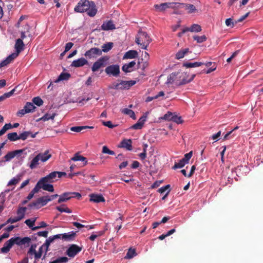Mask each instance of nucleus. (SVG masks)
Listing matches in <instances>:
<instances>
[{"instance_id": "obj_1", "label": "nucleus", "mask_w": 263, "mask_h": 263, "mask_svg": "<svg viewBox=\"0 0 263 263\" xmlns=\"http://www.w3.org/2000/svg\"><path fill=\"white\" fill-rule=\"evenodd\" d=\"M74 10L79 13L87 12V14L91 17L94 16L97 12L95 2L88 0H80L75 7Z\"/></svg>"}, {"instance_id": "obj_2", "label": "nucleus", "mask_w": 263, "mask_h": 263, "mask_svg": "<svg viewBox=\"0 0 263 263\" xmlns=\"http://www.w3.org/2000/svg\"><path fill=\"white\" fill-rule=\"evenodd\" d=\"M152 41L147 33L142 31H139L135 39V42L144 49H147V47Z\"/></svg>"}, {"instance_id": "obj_3", "label": "nucleus", "mask_w": 263, "mask_h": 263, "mask_svg": "<svg viewBox=\"0 0 263 263\" xmlns=\"http://www.w3.org/2000/svg\"><path fill=\"white\" fill-rule=\"evenodd\" d=\"M136 83V81H124L118 80L117 82L112 83L108 86L109 89L116 90L128 89Z\"/></svg>"}, {"instance_id": "obj_4", "label": "nucleus", "mask_w": 263, "mask_h": 263, "mask_svg": "<svg viewBox=\"0 0 263 263\" xmlns=\"http://www.w3.org/2000/svg\"><path fill=\"white\" fill-rule=\"evenodd\" d=\"M109 58L105 55L100 58L93 64L91 70L93 72H96L101 68L105 67L108 64Z\"/></svg>"}, {"instance_id": "obj_5", "label": "nucleus", "mask_w": 263, "mask_h": 263, "mask_svg": "<svg viewBox=\"0 0 263 263\" xmlns=\"http://www.w3.org/2000/svg\"><path fill=\"white\" fill-rule=\"evenodd\" d=\"M181 5L183 4L180 3H163L160 4H156L154 7L157 11L162 12L167 8L178 9Z\"/></svg>"}, {"instance_id": "obj_6", "label": "nucleus", "mask_w": 263, "mask_h": 263, "mask_svg": "<svg viewBox=\"0 0 263 263\" xmlns=\"http://www.w3.org/2000/svg\"><path fill=\"white\" fill-rule=\"evenodd\" d=\"M195 76L196 75L194 74L192 75L190 78H188L189 74L186 72L179 73L177 85L180 86L190 83L193 80Z\"/></svg>"}, {"instance_id": "obj_7", "label": "nucleus", "mask_w": 263, "mask_h": 263, "mask_svg": "<svg viewBox=\"0 0 263 263\" xmlns=\"http://www.w3.org/2000/svg\"><path fill=\"white\" fill-rule=\"evenodd\" d=\"M47 199V196H42L39 198L36 201L29 203L28 206L30 208L39 209L48 202Z\"/></svg>"}, {"instance_id": "obj_8", "label": "nucleus", "mask_w": 263, "mask_h": 263, "mask_svg": "<svg viewBox=\"0 0 263 263\" xmlns=\"http://www.w3.org/2000/svg\"><path fill=\"white\" fill-rule=\"evenodd\" d=\"M105 72L107 75L118 77L120 74V66L118 64L108 66L106 67Z\"/></svg>"}, {"instance_id": "obj_9", "label": "nucleus", "mask_w": 263, "mask_h": 263, "mask_svg": "<svg viewBox=\"0 0 263 263\" xmlns=\"http://www.w3.org/2000/svg\"><path fill=\"white\" fill-rule=\"evenodd\" d=\"M82 250V247L77 245L72 244L69 246L66 251V254L70 257H74Z\"/></svg>"}, {"instance_id": "obj_10", "label": "nucleus", "mask_w": 263, "mask_h": 263, "mask_svg": "<svg viewBox=\"0 0 263 263\" xmlns=\"http://www.w3.org/2000/svg\"><path fill=\"white\" fill-rule=\"evenodd\" d=\"M66 174L65 172H53L41 179L43 181H49V183H51L54 182V180L57 177V175H58L59 178H61L63 176L66 175Z\"/></svg>"}, {"instance_id": "obj_11", "label": "nucleus", "mask_w": 263, "mask_h": 263, "mask_svg": "<svg viewBox=\"0 0 263 263\" xmlns=\"http://www.w3.org/2000/svg\"><path fill=\"white\" fill-rule=\"evenodd\" d=\"M101 55H102L101 50L96 47L90 48L89 50L86 51L84 53V55L89 59L96 58L97 57Z\"/></svg>"}, {"instance_id": "obj_12", "label": "nucleus", "mask_w": 263, "mask_h": 263, "mask_svg": "<svg viewBox=\"0 0 263 263\" xmlns=\"http://www.w3.org/2000/svg\"><path fill=\"white\" fill-rule=\"evenodd\" d=\"M26 149H17L8 153L5 156V161H9L15 156H20Z\"/></svg>"}, {"instance_id": "obj_13", "label": "nucleus", "mask_w": 263, "mask_h": 263, "mask_svg": "<svg viewBox=\"0 0 263 263\" xmlns=\"http://www.w3.org/2000/svg\"><path fill=\"white\" fill-rule=\"evenodd\" d=\"M164 119L167 120H172L177 124H180L183 122V120L180 116L173 115L172 113L168 112L164 116Z\"/></svg>"}, {"instance_id": "obj_14", "label": "nucleus", "mask_w": 263, "mask_h": 263, "mask_svg": "<svg viewBox=\"0 0 263 263\" xmlns=\"http://www.w3.org/2000/svg\"><path fill=\"white\" fill-rule=\"evenodd\" d=\"M88 64V61L84 58H81L74 60L71 64V66L73 67H80Z\"/></svg>"}, {"instance_id": "obj_15", "label": "nucleus", "mask_w": 263, "mask_h": 263, "mask_svg": "<svg viewBox=\"0 0 263 263\" xmlns=\"http://www.w3.org/2000/svg\"><path fill=\"white\" fill-rule=\"evenodd\" d=\"M119 147L125 148L127 150L132 151V141L130 139H124L120 143V145H119Z\"/></svg>"}, {"instance_id": "obj_16", "label": "nucleus", "mask_w": 263, "mask_h": 263, "mask_svg": "<svg viewBox=\"0 0 263 263\" xmlns=\"http://www.w3.org/2000/svg\"><path fill=\"white\" fill-rule=\"evenodd\" d=\"M24 44L23 40L21 39H18L16 40L15 44V48L16 52L13 53L12 54H17V57L19 53L23 50Z\"/></svg>"}, {"instance_id": "obj_17", "label": "nucleus", "mask_w": 263, "mask_h": 263, "mask_svg": "<svg viewBox=\"0 0 263 263\" xmlns=\"http://www.w3.org/2000/svg\"><path fill=\"white\" fill-rule=\"evenodd\" d=\"M17 57V54H11L0 63V68L10 64Z\"/></svg>"}, {"instance_id": "obj_18", "label": "nucleus", "mask_w": 263, "mask_h": 263, "mask_svg": "<svg viewBox=\"0 0 263 263\" xmlns=\"http://www.w3.org/2000/svg\"><path fill=\"white\" fill-rule=\"evenodd\" d=\"M115 28V25L114 24L112 21L105 22L101 25V29L105 31L114 30Z\"/></svg>"}, {"instance_id": "obj_19", "label": "nucleus", "mask_w": 263, "mask_h": 263, "mask_svg": "<svg viewBox=\"0 0 263 263\" xmlns=\"http://www.w3.org/2000/svg\"><path fill=\"white\" fill-rule=\"evenodd\" d=\"M90 201L99 203L104 202L105 199L102 195L92 194L90 195Z\"/></svg>"}, {"instance_id": "obj_20", "label": "nucleus", "mask_w": 263, "mask_h": 263, "mask_svg": "<svg viewBox=\"0 0 263 263\" xmlns=\"http://www.w3.org/2000/svg\"><path fill=\"white\" fill-rule=\"evenodd\" d=\"M136 62L135 61H132L128 64H124L122 67V70L125 72H130L133 70V67L135 66Z\"/></svg>"}, {"instance_id": "obj_21", "label": "nucleus", "mask_w": 263, "mask_h": 263, "mask_svg": "<svg viewBox=\"0 0 263 263\" xmlns=\"http://www.w3.org/2000/svg\"><path fill=\"white\" fill-rule=\"evenodd\" d=\"M13 246V242L11 238L7 240L4 245V246L1 249V252L3 253H8Z\"/></svg>"}, {"instance_id": "obj_22", "label": "nucleus", "mask_w": 263, "mask_h": 263, "mask_svg": "<svg viewBox=\"0 0 263 263\" xmlns=\"http://www.w3.org/2000/svg\"><path fill=\"white\" fill-rule=\"evenodd\" d=\"M77 232L71 231L67 233L62 234V239L65 241H71L74 239Z\"/></svg>"}, {"instance_id": "obj_23", "label": "nucleus", "mask_w": 263, "mask_h": 263, "mask_svg": "<svg viewBox=\"0 0 263 263\" xmlns=\"http://www.w3.org/2000/svg\"><path fill=\"white\" fill-rule=\"evenodd\" d=\"M138 53L136 50H130L127 51L123 56V59H134L137 58Z\"/></svg>"}, {"instance_id": "obj_24", "label": "nucleus", "mask_w": 263, "mask_h": 263, "mask_svg": "<svg viewBox=\"0 0 263 263\" xmlns=\"http://www.w3.org/2000/svg\"><path fill=\"white\" fill-rule=\"evenodd\" d=\"M38 157L41 161H47L51 157V155L49 154V151H46L44 153H40L37 154Z\"/></svg>"}, {"instance_id": "obj_25", "label": "nucleus", "mask_w": 263, "mask_h": 263, "mask_svg": "<svg viewBox=\"0 0 263 263\" xmlns=\"http://www.w3.org/2000/svg\"><path fill=\"white\" fill-rule=\"evenodd\" d=\"M178 74L179 72H173L171 73L167 78V83L170 84L175 83L176 85H177V81L178 80Z\"/></svg>"}, {"instance_id": "obj_26", "label": "nucleus", "mask_w": 263, "mask_h": 263, "mask_svg": "<svg viewBox=\"0 0 263 263\" xmlns=\"http://www.w3.org/2000/svg\"><path fill=\"white\" fill-rule=\"evenodd\" d=\"M63 194L64 197H65L67 201L73 197H77L78 198L81 197V195L77 192H66L63 193Z\"/></svg>"}, {"instance_id": "obj_27", "label": "nucleus", "mask_w": 263, "mask_h": 263, "mask_svg": "<svg viewBox=\"0 0 263 263\" xmlns=\"http://www.w3.org/2000/svg\"><path fill=\"white\" fill-rule=\"evenodd\" d=\"M42 189H43L44 190L48 191L50 192H54V187L53 185L48 184L50 183L49 181H44L42 182Z\"/></svg>"}, {"instance_id": "obj_28", "label": "nucleus", "mask_w": 263, "mask_h": 263, "mask_svg": "<svg viewBox=\"0 0 263 263\" xmlns=\"http://www.w3.org/2000/svg\"><path fill=\"white\" fill-rule=\"evenodd\" d=\"M204 63L196 62L194 63L185 62L183 64V66L186 68H193L203 65Z\"/></svg>"}, {"instance_id": "obj_29", "label": "nucleus", "mask_w": 263, "mask_h": 263, "mask_svg": "<svg viewBox=\"0 0 263 263\" xmlns=\"http://www.w3.org/2000/svg\"><path fill=\"white\" fill-rule=\"evenodd\" d=\"M22 177V175H21V174L17 175L15 177L13 178L12 179H11L9 181L7 185L11 186L12 185H16L21 180Z\"/></svg>"}, {"instance_id": "obj_30", "label": "nucleus", "mask_w": 263, "mask_h": 263, "mask_svg": "<svg viewBox=\"0 0 263 263\" xmlns=\"http://www.w3.org/2000/svg\"><path fill=\"white\" fill-rule=\"evenodd\" d=\"M40 159L38 157L37 155L31 160L30 163L29 165V167L31 169H34L39 164Z\"/></svg>"}, {"instance_id": "obj_31", "label": "nucleus", "mask_w": 263, "mask_h": 263, "mask_svg": "<svg viewBox=\"0 0 263 263\" xmlns=\"http://www.w3.org/2000/svg\"><path fill=\"white\" fill-rule=\"evenodd\" d=\"M114 43L112 42H108L102 46V52H107L112 48Z\"/></svg>"}, {"instance_id": "obj_32", "label": "nucleus", "mask_w": 263, "mask_h": 263, "mask_svg": "<svg viewBox=\"0 0 263 263\" xmlns=\"http://www.w3.org/2000/svg\"><path fill=\"white\" fill-rule=\"evenodd\" d=\"M189 52V48L180 50L176 54V59L179 60L183 58L184 55Z\"/></svg>"}, {"instance_id": "obj_33", "label": "nucleus", "mask_w": 263, "mask_h": 263, "mask_svg": "<svg viewBox=\"0 0 263 263\" xmlns=\"http://www.w3.org/2000/svg\"><path fill=\"white\" fill-rule=\"evenodd\" d=\"M27 208L26 207L19 208L17 211V217L20 218L19 219L22 220L25 216V213L26 211Z\"/></svg>"}, {"instance_id": "obj_34", "label": "nucleus", "mask_w": 263, "mask_h": 263, "mask_svg": "<svg viewBox=\"0 0 263 263\" xmlns=\"http://www.w3.org/2000/svg\"><path fill=\"white\" fill-rule=\"evenodd\" d=\"M93 128V126H73V127H71L70 130L74 132L79 133L85 129Z\"/></svg>"}, {"instance_id": "obj_35", "label": "nucleus", "mask_w": 263, "mask_h": 263, "mask_svg": "<svg viewBox=\"0 0 263 263\" xmlns=\"http://www.w3.org/2000/svg\"><path fill=\"white\" fill-rule=\"evenodd\" d=\"M121 112L124 114L128 115L130 118L134 120L136 118L134 111L131 109L125 108L122 109Z\"/></svg>"}, {"instance_id": "obj_36", "label": "nucleus", "mask_w": 263, "mask_h": 263, "mask_svg": "<svg viewBox=\"0 0 263 263\" xmlns=\"http://www.w3.org/2000/svg\"><path fill=\"white\" fill-rule=\"evenodd\" d=\"M189 29V31L192 32H199L202 30L201 27L196 24H193Z\"/></svg>"}, {"instance_id": "obj_37", "label": "nucleus", "mask_w": 263, "mask_h": 263, "mask_svg": "<svg viewBox=\"0 0 263 263\" xmlns=\"http://www.w3.org/2000/svg\"><path fill=\"white\" fill-rule=\"evenodd\" d=\"M35 108L36 107L31 102H27L24 106V108L28 113L34 111Z\"/></svg>"}, {"instance_id": "obj_38", "label": "nucleus", "mask_w": 263, "mask_h": 263, "mask_svg": "<svg viewBox=\"0 0 263 263\" xmlns=\"http://www.w3.org/2000/svg\"><path fill=\"white\" fill-rule=\"evenodd\" d=\"M8 139L10 141H15L19 140V135L16 132L11 133L7 135Z\"/></svg>"}, {"instance_id": "obj_39", "label": "nucleus", "mask_w": 263, "mask_h": 263, "mask_svg": "<svg viewBox=\"0 0 263 263\" xmlns=\"http://www.w3.org/2000/svg\"><path fill=\"white\" fill-rule=\"evenodd\" d=\"M70 77V74L68 73L62 72L59 76L55 82H59L62 80H67Z\"/></svg>"}, {"instance_id": "obj_40", "label": "nucleus", "mask_w": 263, "mask_h": 263, "mask_svg": "<svg viewBox=\"0 0 263 263\" xmlns=\"http://www.w3.org/2000/svg\"><path fill=\"white\" fill-rule=\"evenodd\" d=\"M183 5H181V6H184L186 10H188L189 13H192L196 11L195 6L192 4H184L182 3Z\"/></svg>"}, {"instance_id": "obj_41", "label": "nucleus", "mask_w": 263, "mask_h": 263, "mask_svg": "<svg viewBox=\"0 0 263 263\" xmlns=\"http://www.w3.org/2000/svg\"><path fill=\"white\" fill-rule=\"evenodd\" d=\"M31 238L29 237H25L22 238H21V246L24 245L25 247H29L31 242Z\"/></svg>"}, {"instance_id": "obj_42", "label": "nucleus", "mask_w": 263, "mask_h": 263, "mask_svg": "<svg viewBox=\"0 0 263 263\" xmlns=\"http://www.w3.org/2000/svg\"><path fill=\"white\" fill-rule=\"evenodd\" d=\"M193 39L194 40L196 41L198 43H202L205 42L207 38L205 35H203L202 36L198 35H194L193 36Z\"/></svg>"}, {"instance_id": "obj_43", "label": "nucleus", "mask_w": 263, "mask_h": 263, "mask_svg": "<svg viewBox=\"0 0 263 263\" xmlns=\"http://www.w3.org/2000/svg\"><path fill=\"white\" fill-rule=\"evenodd\" d=\"M68 261V258L67 257H61L52 261H50L49 263H65Z\"/></svg>"}, {"instance_id": "obj_44", "label": "nucleus", "mask_w": 263, "mask_h": 263, "mask_svg": "<svg viewBox=\"0 0 263 263\" xmlns=\"http://www.w3.org/2000/svg\"><path fill=\"white\" fill-rule=\"evenodd\" d=\"M186 164V163L184 162L183 160H180L177 163H175L174 165L173 166L172 168L173 170H176L177 168H180L183 167Z\"/></svg>"}, {"instance_id": "obj_45", "label": "nucleus", "mask_w": 263, "mask_h": 263, "mask_svg": "<svg viewBox=\"0 0 263 263\" xmlns=\"http://www.w3.org/2000/svg\"><path fill=\"white\" fill-rule=\"evenodd\" d=\"M44 182L42 179H41L36 183L35 187L31 191L34 194L37 193L40 189H42V183Z\"/></svg>"}, {"instance_id": "obj_46", "label": "nucleus", "mask_w": 263, "mask_h": 263, "mask_svg": "<svg viewBox=\"0 0 263 263\" xmlns=\"http://www.w3.org/2000/svg\"><path fill=\"white\" fill-rule=\"evenodd\" d=\"M31 134V132L30 131H25L19 135V140H25Z\"/></svg>"}, {"instance_id": "obj_47", "label": "nucleus", "mask_w": 263, "mask_h": 263, "mask_svg": "<svg viewBox=\"0 0 263 263\" xmlns=\"http://www.w3.org/2000/svg\"><path fill=\"white\" fill-rule=\"evenodd\" d=\"M32 102L38 106H41L43 104V101L39 97H36L33 98Z\"/></svg>"}, {"instance_id": "obj_48", "label": "nucleus", "mask_w": 263, "mask_h": 263, "mask_svg": "<svg viewBox=\"0 0 263 263\" xmlns=\"http://www.w3.org/2000/svg\"><path fill=\"white\" fill-rule=\"evenodd\" d=\"M136 255V251L135 249H132L130 248L127 253H126V255L125 256L126 258H132Z\"/></svg>"}, {"instance_id": "obj_49", "label": "nucleus", "mask_w": 263, "mask_h": 263, "mask_svg": "<svg viewBox=\"0 0 263 263\" xmlns=\"http://www.w3.org/2000/svg\"><path fill=\"white\" fill-rule=\"evenodd\" d=\"M102 153L103 154H107L110 155H114L115 154L113 151L110 150L107 146H103L102 147Z\"/></svg>"}, {"instance_id": "obj_50", "label": "nucleus", "mask_w": 263, "mask_h": 263, "mask_svg": "<svg viewBox=\"0 0 263 263\" xmlns=\"http://www.w3.org/2000/svg\"><path fill=\"white\" fill-rule=\"evenodd\" d=\"M73 226L76 227L77 228L79 229H81L84 227L87 228L88 229H92L93 228V226H85L84 225H83L79 222H73L72 223Z\"/></svg>"}, {"instance_id": "obj_51", "label": "nucleus", "mask_w": 263, "mask_h": 263, "mask_svg": "<svg viewBox=\"0 0 263 263\" xmlns=\"http://www.w3.org/2000/svg\"><path fill=\"white\" fill-rule=\"evenodd\" d=\"M36 218H35L34 219H28L25 220V223L32 229V228H34L33 226L34 225L35 221H36Z\"/></svg>"}, {"instance_id": "obj_52", "label": "nucleus", "mask_w": 263, "mask_h": 263, "mask_svg": "<svg viewBox=\"0 0 263 263\" xmlns=\"http://www.w3.org/2000/svg\"><path fill=\"white\" fill-rule=\"evenodd\" d=\"M192 155H193L192 151H191L189 153L185 154L184 157L181 159L183 160L184 162L185 163H186V164H187L189 162L190 159L192 157Z\"/></svg>"}, {"instance_id": "obj_53", "label": "nucleus", "mask_w": 263, "mask_h": 263, "mask_svg": "<svg viewBox=\"0 0 263 263\" xmlns=\"http://www.w3.org/2000/svg\"><path fill=\"white\" fill-rule=\"evenodd\" d=\"M44 247V245H42L41 246L39 249V251L37 252L36 251V253H35V259L37 260L39 258H40L42 255L43 253V248Z\"/></svg>"}, {"instance_id": "obj_54", "label": "nucleus", "mask_w": 263, "mask_h": 263, "mask_svg": "<svg viewBox=\"0 0 263 263\" xmlns=\"http://www.w3.org/2000/svg\"><path fill=\"white\" fill-rule=\"evenodd\" d=\"M226 25L228 27H230L231 28H233L234 25L236 24L235 22H233V19L232 18H229L226 20Z\"/></svg>"}, {"instance_id": "obj_55", "label": "nucleus", "mask_w": 263, "mask_h": 263, "mask_svg": "<svg viewBox=\"0 0 263 263\" xmlns=\"http://www.w3.org/2000/svg\"><path fill=\"white\" fill-rule=\"evenodd\" d=\"M12 242H13V246L16 244L19 246H21V238L20 237H12L11 238Z\"/></svg>"}, {"instance_id": "obj_56", "label": "nucleus", "mask_w": 263, "mask_h": 263, "mask_svg": "<svg viewBox=\"0 0 263 263\" xmlns=\"http://www.w3.org/2000/svg\"><path fill=\"white\" fill-rule=\"evenodd\" d=\"M56 209L60 212H65L67 213H71V211L70 209H69L68 208H64L62 206H57Z\"/></svg>"}, {"instance_id": "obj_57", "label": "nucleus", "mask_w": 263, "mask_h": 263, "mask_svg": "<svg viewBox=\"0 0 263 263\" xmlns=\"http://www.w3.org/2000/svg\"><path fill=\"white\" fill-rule=\"evenodd\" d=\"M47 226V224L45 222L42 221V222H40L39 226L34 227V228H32V230L35 231V230H38L40 228H45Z\"/></svg>"}, {"instance_id": "obj_58", "label": "nucleus", "mask_w": 263, "mask_h": 263, "mask_svg": "<svg viewBox=\"0 0 263 263\" xmlns=\"http://www.w3.org/2000/svg\"><path fill=\"white\" fill-rule=\"evenodd\" d=\"M102 124L104 126H107L110 128H113L114 127L117 126L116 125L112 124V122L110 121H102Z\"/></svg>"}, {"instance_id": "obj_59", "label": "nucleus", "mask_w": 263, "mask_h": 263, "mask_svg": "<svg viewBox=\"0 0 263 263\" xmlns=\"http://www.w3.org/2000/svg\"><path fill=\"white\" fill-rule=\"evenodd\" d=\"M148 114V112H145L143 116H142V117H141L140 118V119L138 121V122L142 124V125H143V124H144V122H145L146 119L147 118Z\"/></svg>"}, {"instance_id": "obj_60", "label": "nucleus", "mask_w": 263, "mask_h": 263, "mask_svg": "<svg viewBox=\"0 0 263 263\" xmlns=\"http://www.w3.org/2000/svg\"><path fill=\"white\" fill-rule=\"evenodd\" d=\"M20 218H18L17 217H14V218H9L6 221V224H8L9 223H13L15 222H16L17 221H20L19 219Z\"/></svg>"}, {"instance_id": "obj_61", "label": "nucleus", "mask_w": 263, "mask_h": 263, "mask_svg": "<svg viewBox=\"0 0 263 263\" xmlns=\"http://www.w3.org/2000/svg\"><path fill=\"white\" fill-rule=\"evenodd\" d=\"M36 247V245H31L29 250L28 251V253L30 255L34 254L35 255V253H36V250H35Z\"/></svg>"}, {"instance_id": "obj_62", "label": "nucleus", "mask_w": 263, "mask_h": 263, "mask_svg": "<svg viewBox=\"0 0 263 263\" xmlns=\"http://www.w3.org/2000/svg\"><path fill=\"white\" fill-rule=\"evenodd\" d=\"M26 114H28V112H27L26 110L24 108L23 109L19 110L17 112L16 115L17 117H22Z\"/></svg>"}, {"instance_id": "obj_63", "label": "nucleus", "mask_w": 263, "mask_h": 263, "mask_svg": "<svg viewBox=\"0 0 263 263\" xmlns=\"http://www.w3.org/2000/svg\"><path fill=\"white\" fill-rule=\"evenodd\" d=\"M82 156L79 154V153H77L74 154V156L71 158V160L73 161H80Z\"/></svg>"}, {"instance_id": "obj_64", "label": "nucleus", "mask_w": 263, "mask_h": 263, "mask_svg": "<svg viewBox=\"0 0 263 263\" xmlns=\"http://www.w3.org/2000/svg\"><path fill=\"white\" fill-rule=\"evenodd\" d=\"M170 188V185L167 184L166 185H165V186H163L160 187L158 190V192L162 194V193H163L164 192H165L166 190H168Z\"/></svg>"}]
</instances>
